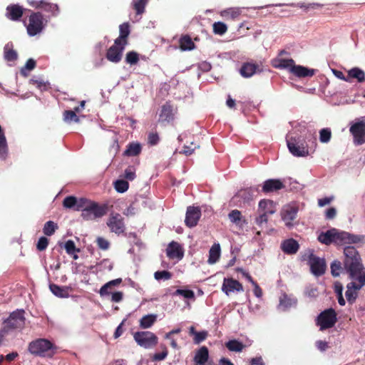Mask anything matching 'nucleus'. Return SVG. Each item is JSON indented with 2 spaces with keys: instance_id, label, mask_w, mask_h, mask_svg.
<instances>
[{
  "instance_id": "de8ad7c7",
  "label": "nucleus",
  "mask_w": 365,
  "mask_h": 365,
  "mask_svg": "<svg viewBox=\"0 0 365 365\" xmlns=\"http://www.w3.org/2000/svg\"><path fill=\"white\" fill-rule=\"evenodd\" d=\"M213 32L215 34L223 35L227 31V25L221 21L215 22L212 25Z\"/></svg>"
},
{
  "instance_id": "09e8293b",
  "label": "nucleus",
  "mask_w": 365,
  "mask_h": 365,
  "mask_svg": "<svg viewBox=\"0 0 365 365\" xmlns=\"http://www.w3.org/2000/svg\"><path fill=\"white\" fill-rule=\"evenodd\" d=\"M125 180L132 181L136 178L135 169L133 166H128L124 171L123 175H121Z\"/></svg>"
},
{
  "instance_id": "774afa93",
  "label": "nucleus",
  "mask_w": 365,
  "mask_h": 365,
  "mask_svg": "<svg viewBox=\"0 0 365 365\" xmlns=\"http://www.w3.org/2000/svg\"><path fill=\"white\" fill-rule=\"evenodd\" d=\"M207 336V332L206 331H202L200 332H197L195 336H194L193 341L195 344H200V342L205 340Z\"/></svg>"
},
{
  "instance_id": "680f3d73",
  "label": "nucleus",
  "mask_w": 365,
  "mask_h": 365,
  "mask_svg": "<svg viewBox=\"0 0 365 365\" xmlns=\"http://www.w3.org/2000/svg\"><path fill=\"white\" fill-rule=\"evenodd\" d=\"M294 66V61L292 58L289 59H279V65L277 67L282 68H289L291 69L292 66Z\"/></svg>"
},
{
  "instance_id": "4d7b16f0",
  "label": "nucleus",
  "mask_w": 365,
  "mask_h": 365,
  "mask_svg": "<svg viewBox=\"0 0 365 365\" xmlns=\"http://www.w3.org/2000/svg\"><path fill=\"white\" fill-rule=\"evenodd\" d=\"M272 207L273 202L269 200H262L259 202V210H261L262 212L269 209H273Z\"/></svg>"
},
{
  "instance_id": "a878e982",
  "label": "nucleus",
  "mask_w": 365,
  "mask_h": 365,
  "mask_svg": "<svg viewBox=\"0 0 365 365\" xmlns=\"http://www.w3.org/2000/svg\"><path fill=\"white\" fill-rule=\"evenodd\" d=\"M120 36L115 40L116 45H126L128 43V37L130 34V26L128 23H123L119 26Z\"/></svg>"
},
{
  "instance_id": "f704fd0d",
  "label": "nucleus",
  "mask_w": 365,
  "mask_h": 365,
  "mask_svg": "<svg viewBox=\"0 0 365 365\" xmlns=\"http://www.w3.org/2000/svg\"><path fill=\"white\" fill-rule=\"evenodd\" d=\"M8 153V145L4 130L0 125V158L5 159Z\"/></svg>"
},
{
  "instance_id": "2eb2a0df",
  "label": "nucleus",
  "mask_w": 365,
  "mask_h": 365,
  "mask_svg": "<svg viewBox=\"0 0 365 365\" xmlns=\"http://www.w3.org/2000/svg\"><path fill=\"white\" fill-rule=\"evenodd\" d=\"M29 3L31 6L36 9H43V11L47 12H51L53 16L57 15L59 12V8L57 4L48 2L45 0H31L29 1Z\"/></svg>"
},
{
  "instance_id": "79ce46f5",
  "label": "nucleus",
  "mask_w": 365,
  "mask_h": 365,
  "mask_svg": "<svg viewBox=\"0 0 365 365\" xmlns=\"http://www.w3.org/2000/svg\"><path fill=\"white\" fill-rule=\"evenodd\" d=\"M61 247H64L68 255H73L75 252H79L80 250L76 247L74 242L71 240H68L63 245L62 242L59 243Z\"/></svg>"
},
{
  "instance_id": "a19ab883",
  "label": "nucleus",
  "mask_w": 365,
  "mask_h": 365,
  "mask_svg": "<svg viewBox=\"0 0 365 365\" xmlns=\"http://www.w3.org/2000/svg\"><path fill=\"white\" fill-rule=\"evenodd\" d=\"M76 113H77L73 110H66L63 113V120L67 123H71L72 122L79 123L80 119Z\"/></svg>"
},
{
  "instance_id": "0e129e2a",
  "label": "nucleus",
  "mask_w": 365,
  "mask_h": 365,
  "mask_svg": "<svg viewBox=\"0 0 365 365\" xmlns=\"http://www.w3.org/2000/svg\"><path fill=\"white\" fill-rule=\"evenodd\" d=\"M341 269V264L339 261H334L331 264V272L334 277L339 275V271Z\"/></svg>"
},
{
  "instance_id": "e433bc0d",
  "label": "nucleus",
  "mask_w": 365,
  "mask_h": 365,
  "mask_svg": "<svg viewBox=\"0 0 365 365\" xmlns=\"http://www.w3.org/2000/svg\"><path fill=\"white\" fill-rule=\"evenodd\" d=\"M141 150L140 144L132 143L128 144L123 154L126 156H137L140 153Z\"/></svg>"
},
{
  "instance_id": "f3484780",
  "label": "nucleus",
  "mask_w": 365,
  "mask_h": 365,
  "mask_svg": "<svg viewBox=\"0 0 365 365\" xmlns=\"http://www.w3.org/2000/svg\"><path fill=\"white\" fill-rule=\"evenodd\" d=\"M125 48V45L113 44L111 46L106 53V58L108 61L113 63H118L122 58V53Z\"/></svg>"
},
{
  "instance_id": "aec40b11",
  "label": "nucleus",
  "mask_w": 365,
  "mask_h": 365,
  "mask_svg": "<svg viewBox=\"0 0 365 365\" xmlns=\"http://www.w3.org/2000/svg\"><path fill=\"white\" fill-rule=\"evenodd\" d=\"M24 9L18 4H10L6 7V16L11 21H19L23 16Z\"/></svg>"
},
{
  "instance_id": "ea45409f",
  "label": "nucleus",
  "mask_w": 365,
  "mask_h": 365,
  "mask_svg": "<svg viewBox=\"0 0 365 365\" xmlns=\"http://www.w3.org/2000/svg\"><path fill=\"white\" fill-rule=\"evenodd\" d=\"M226 347L228 349V350L231 351H235V352H240L243 350V349L246 346V345L243 344L242 342L236 340L232 339L228 341L225 344Z\"/></svg>"
},
{
  "instance_id": "473e14b6",
  "label": "nucleus",
  "mask_w": 365,
  "mask_h": 365,
  "mask_svg": "<svg viewBox=\"0 0 365 365\" xmlns=\"http://www.w3.org/2000/svg\"><path fill=\"white\" fill-rule=\"evenodd\" d=\"M149 0H133L131 2V6L135 11L136 15H142L145 10V6L148 4Z\"/></svg>"
},
{
  "instance_id": "1a4fd4ad",
  "label": "nucleus",
  "mask_w": 365,
  "mask_h": 365,
  "mask_svg": "<svg viewBox=\"0 0 365 365\" xmlns=\"http://www.w3.org/2000/svg\"><path fill=\"white\" fill-rule=\"evenodd\" d=\"M287 143L289 152L294 156L304 157L309 154L308 148L299 137H287Z\"/></svg>"
},
{
  "instance_id": "8fccbe9b",
  "label": "nucleus",
  "mask_w": 365,
  "mask_h": 365,
  "mask_svg": "<svg viewBox=\"0 0 365 365\" xmlns=\"http://www.w3.org/2000/svg\"><path fill=\"white\" fill-rule=\"evenodd\" d=\"M331 137V131L329 128H322L319 131V140L323 143H327L330 141Z\"/></svg>"
},
{
  "instance_id": "4468645a",
  "label": "nucleus",
  "mask_w": 365,
  "mask_h": 365,
  "mask_svg": "<svg viewBox=\"0 0 365 365\" xmlns=\"http://www.w3.org/2000/svg\"><path fill=\"white\" fill-rule=\"evenodd\" d=\"M312 272L316 276L322 275L326 270V264L324 259L314 255H310L309 259Z\"/></svg>"
},
{
  "instance_id": "bb28decb",
  "label": "nucleus",
  "mask_w": 365,
  "mask_h": 365,
  "mask_svg": "<svg viewBox=\"0 0 365 365\" xmlns=\"http://www.w3.org/2000/svg\"><path fill=\"white\" fill-rule=\"evenodd\" d=\"M209 358L208 349L206 346L200 347L194 357L195 365H205Z\"/></svg>"
},
{
  "instance_id": "3c124183",
  "label": "nucleus",
  "mask_w": 365,
  "mask_h": 365,
  "mask_svg": "<svg viewBox=\"0 0 365 365\" xmlns=\"http://www.w3.org/2000/svg\"><path fill=\"white\" fill-rule=\"evenodd\" d=\"M139 61V55L135 51H129L126 53L125 61L131 65L136 64Z\"/></svg>"
},
{
  "instance_id": "6e6552de",
  "label": "nucleus",
  "mask_w": 365,
  "mask_h": 365,
  "mask_svg": "<svg viewBox=\"0 0 365 365\" xmlns=\"http://www.w3.org/2000/svg\"><path fill=\"white\" fill-rule=\"evenodd\" d=\"M136 343L145 348L154 347L158 344V337L155 334L148 331H137L133 334Z\"/></svg>"
},
{
  "instance_id": "4be33fe9",
  "label": "nucleus",
  "mask_w": 365,
  "mask_h": 365,
  "mask_svg": "<svg viewBox=\"0 0 365 365\" xmlns=\"http://www.w3.org/2000/svg\"><path fill=\"white\" fill-rule=\"evenodd\" d=\"M174 119V110L170 102H166L161 107L159 120L162 122H170Z\"/></svg>"
},
{
  "instance_id": "c756f323",
  "label": "nucleus",
  "mask_w": 365,
  "mask_h": 365,
  "mask_svg": "<svg viewBox=\"0 0 365 365\" xmlns=\"http://www.w3.org/2000/svg\"><path fill=\"white\" fill-rule=\"evenodd\" d=\"M13 47V43L11 42H9L4 48V58L7 61H14L18 58L17 52L14 50Z\"/></svg>"
},
{
  "instance_id": "13d9d810",
  "label": "nucleus",
  "mask_w": 365,
  "mask_h": 365,
  "mask_svg": "<svg viewBox=\"0 0 365 365\" xmlns=\"http://www.w3.org/2000/svg\"><path fill=\"white\" fill-rule=\"evenodd\" d=\"M92 201H90L86 198H80L77 199V204L75 207V210H81L83 212V209H86V207Z\"/></svg>"
},
{
  "instance_id": "39448f33",
  "label": "nucleus",
  "mask_w": 365,
  "mask_h": 365,
  "mask_svg": "<svg viewBox=\"0 0 365 365\" xmlns=\"http://www.w3.org/2000/svg\"><path fill=\"white\" fill-rule=\"evenodd\" d=\"M108 211L106 204L99 205L92 201L86 209L83 210L82 217L86 220H94L106 215Z\"/></svg>"
},
{
  "instance_id": "72a5a7b5",
  "label": "nucleus",
  "mask_w": 365,
  "mask_h": 365,
  "mask_svg": "<svg viewBox=\"0 0 365 365\" xmlns=\"http://www.w3.org/2000/svg\"><path fill=\"white\" fill-rule=\"evenodd\" d=\"M241 14V11L238 8H230L221 12V16L226 19L236 20Z\"/></svg>"
},
{
  "instance_id": "9b49d317",
  "label": "nucleus",
  "mask_w": 365,
  "mask_h": 365,
  "mask_svg": "<svg viewBox=\"0 0 365 365\" xmlns=\"http://www.w3.org/2000/svg\"><path fill=\"white\" fill-rule=\"evenodd\" d=\"M106 224L110 231L118 235L125 232V226L124 223V218L119 213L111 214L108 217Z\"/></svg>"
},
{
  "instance_id": "7c9ffc66",
  "label": "nucleus",
  "mask_w": 365,
  "mask_h": 365,
  "mask_svg": "<svg viewBox=\"0 0 365 365\" xmlns=\"http://www.w3.org/2000/svg\"><path fill=\"white\" fill-rule=\"evenodd\" d=\"M220 257V246L219 244H214L209 251L207 262L210 264L216 263Z\"/></svg>"
},
{
  "instance_id": "5fc2aeb1",
  "label": "nucleus",
  "mask_w": 365,
  "mask_h": 365,
  "mask_svg": "<svg viewBox=\"0 0 365 365\" xmlns=\"http://www.w3.org/2000/svg\"><path fill=\"white\" fill-rule=\"evenodd\" d=\"M175 295H181L185 299H194L195 294L192 290L190 289H178L175 292Z\"/></svg>"
},
{
  "instance_id": "5701e85b",
  "label": "nucleus",
  "mask_w": 365,
  "mask_h": 365,
  "mask_svg": "<svg viewBox=\"0 0 365 365\" xmlns=\"http://www.w3.org/2000/svg\"><path fill=\"white\" fill-rule=\"evenodd\" d=\"M282 250L287 255L296 254L299 249V245L297 240L291 238L284 240L281 244Z\"/></svg>"
},
{
  "instance_id": "dca6fc26",
  "label": "nucleus",
  "mask_w": 365,
  "mask_h": 365,
  "mask_svg": "<svg viewBox=\"0 0 365 365\" xmlns=\"http://www.w3.org/2000/svg\"><path fill=\"white\" fill-rule=\"evenodd\" d=\"M298 209L294 206L287 205L281 212L282 220L288 227H292V221L297 217Z\"/></svg>"
},
{
  "instance_id": "423d86ee",
  "label": "nucleus",
  "mask_w": 365,
  "mask_h": 365,
  "mask_svg": "<svg viewBox=\"0 0 365 365\" xmlns=\"http://www.w3.org/2000/svg\"><path fill=\"white\" fill-rule=\"evenodd\" d=\"M337 322L336 313L332 308L322 312L316 319V324L319 329L324 331L333 327Z\"/></svg>"
},
{
  "instance_id": "58836bf2",
  "label": "nucleus",
  "mask_w": 365,
  "mask_h": 365,
  "mask_svg": "<svg viewBox=\"0 0 365 365\" xmlns=\"http://www.w3.org/2000/svg\"><path fill=\"white\" fill-rule=\"evenodd\" d=\"M348 78H356L359 82L365 81V73L359 68H353L348 72Z\"/></svg>"
},
{
  "instance_id": "f03ea898",
  "label": "nucleus",
  "mask_w": 365,
  "mask_h": 365,
  "mask_svg": "<svg viewBox=\"0 0 365 365\" xmlns=\"http://www.w3.org/2000/svg\"><path fill=\"white\" fill-rule=\"evenodd\" d=\"M28 351L33 356L51 359L57 353V346L47 339L39 338L29 344Z\"/></svg>"
},
{
  "instance_id": "37998d69",
  "label": "nucleus",
  "mask_w": 365,
  "mask_h": 365,
  "mask_svg": "<svg viewBox=\"0 0 365 365\" xmlns=\"http://www.w3.org/2000/svg\"><path fill=\"white\" fill-rule=\"evenodd\" d=\"M228 217L232 223H234L237 225H242V216L241 212L239 211L238 210H232L229 213Z\"/></svg>"
},
{
  "instance_id": "412c9836",
  "label": "nucleus",
  "mask_w": 365,
  "mask_h": 365,
  "mask_svg": "<svg viewBox=\"0 0 365 365\" xmlns=\"http://www.w3.org/2000/svg\"><path fill=\"white\" fill-rule=\"evenodd\" d=\"M284 187L283 182L278 179H269L264 182L262 192L264 193L278 191Z\"/></svg>"
},
{
  "instance_id": "6e6d98bb",
  "label": "nucleus",
  "mask_w": 365,
  "mask_h": 365,
  "mask_svg": "<svg viewBox=\"0 0 365 365\" xmlns=\"http://www.w3.org/2000/svg\"><path fill=\"white\" fill-rule=\"evenodd\" d=\"M154 277H155V279L157 280H160V279L168 280L172 277V274L170 272L166 271V270L158 271V272H155Z\"/></svg>"
},
{
  "instance_id": "864d4df0",
  "label": "nucleus",
  "mask_w": 365,
  "mask_h": 365,
  "mask_svg": "<svg viewBox=\"0 0 365 365\" xmlns=\"http://www.w3.org/2000/svg\"><path fill=\"white\" fill-rule=\"evenodd\" d=\"M77 198L74 196H68L63 201V205L66 208H73L75 210Z\"/></svg>"
},
{
  "instance_id": "bf43d9fd",
  "label": "nucleus",
  "mask_w": 365,
  "mask_h": 365,
  "mask_svg": "<svg viewBox=\"0 0 365 365\" xmlns=\"http://www.w3.org/2000/svg\"><path fill=\"white\" fill-rule=\"evenodd\" d=\"M190 145V146L186 145H184L182 151H180V153L184 154L186 156H189L193 153L196 148H199V146L195 145L193 142H191Z\"/></svg>"
},
{
  "instance_id": "a18cd8bd",
  "label": "nucleus",
  "mask_w": 365,
  "mask_h": 365,
  "mask_svg": "<svg viewBox=\"0 0 365 365\" xmlns=\"http://www.w3.org/2000/svg\"><path fill=\"white\" fill-rule=\"evenodd\" d=\"M58 229V225L53 221H48L44 224L43 232L47 236L52 235Z\"/></svg>"
},
{
  "instance_id": "2f4dec72",
  "label": "nucleus",
  "mask_w": 365,
  "mask_h": 365,
  "mask_svg": "<svg viewBox=\"0 0 365 365\" xmlns=\"http://www.w3.org/2000/svg\"><path fill=\"white\" fill-rule=\"evenodd\" d=\"M180 48L182 51H191L195 48V43L188 35L182 36L179 40Z\"/></svg>"
},
{
  "instance_id": "393cba45",
  "label": "nucleus",
  "mask_w": 365,
  "mask_h": 365,
  "mask_svg": "<svg viewBox=\"0 0 365 365\" xmlns=\"http://www.w3.org/2000/svg\"><path fill=\"white\" fill-rule=\"evenodd\" d=\"M291 73L299 78L312 77L315 74V70L307 67L294 65L290 69Z\"/></svg>"
},
{
  "instance_id": "69168bd1",
  "label": "nucleus",
  "mask_w": 365,
  "mask_h": 365,
  "mask_svg": "<svg viewBox=\"0 0 365 365\" xmlns=\"http://www.w3.org/2000/svg\"><path fill=\"white\" fill-rule=\"evenodd\" d=\"M168 351L166 347H165L162 352L154 354L152 356V360L154 361H159L164 360L166 358V356H168Z\"/></svg>"
},
{
  "instance_id": "e2e57ef3",
  "label": "nucleus",
  "mask_w": 365,
  "mask_h": 365,
  "mask_svg": "<svg viewBox=\"0 0 365 365\" xmlns=\"http://www.w3.org/2000/svg\"><path fill=\"white\" fill-rule=\"evenodd\" d=\"M48 245V240L46 237H41L36 244V249L38 251L45 250Z\"/></svg>"
},
{
  "instance_id": "9d476101",
  "label": "nucleus",
  "mask_w": 365,
  "mask_h": 365,
  "mask_svg": "<svg viewBox=\"0 0 365 365\" xmlns=\"http://www.w3.org/2000/svg\"><path fill=\"white\" fill-rule=\"evenodd\" d=\"M29 23L26 27L29 36H35L40 33L44 26L43 17L40 12H34L29 16Z\"/></svg>"
},
{
  "instance_id": "f257e3e1",
  "label": "nucleus",
  "mask_w": 365,
  "mask_h": 365,
  "mask_svg": "<svg viewBox=\"0 0 365 365\" xmlns=\"http://www.w3.org/2000/svg\"><path fill=\"white\" fill-rule=\"evenodd\" d=\"M344 267L350 277H358L365 275V268L363 266L361 256L354 246H346L344 248Z\"/></svg>"
},
{
  "instance_id": "7ed1b4c3",
  "label": "nucleus",
  "mask_w": 365,
  "mask_h": 365,
  "mask_svg": "<svg viewBox=\"0 0 365 365\" xmlns=\"http://www.w3.org/2000/svg\"><path fill=\"white\" fill-rule=\"evenodd\" d=\"M24 311L23 309L13 312L9 317L4 321L1 331L4 335L10 331L22 329L25 325Z\"/></svg>"
},
{
  "instance_id": "603ef678",
  "label": "nucleus",
  "mask_w": 365,
  "mask_h": 365,
  "mask_svg": "<svg viewBox=\"0 0 365 365\" xmlns=\"http://www.w3.org/2000/svg\"><path fill=\"white\" fill-rule=\"evenodd\" d=\"M36 65V61L33 58H29L27 60L24 67L21 69V74L24 76H27L28 73H26V70L31 71L34 69Z\"/></svg>"
},
{
  "instance_id": "20e7f679",
  "label": "nucleus",
  "mask_w": 365,
  "mask_h": 365,
  "mask_svg": "<svg viewBox=\"0 0 365 365\" xmlns=\"http://www.w3.org/2000/svg\"><path fill=\"white\" fill-rule=\"evenodd\" d=\"M335 245H360L365 244L364 235H354L345 231H339L336 229L335 232Z\"/></svg>"
},
{
  "instance_id": "f8f14e48",
  "label": "nucleus",
  "mask_w": 365,
  "mask_h": 365,
  "mask_svg": "<svg viewBox=\"0 0 365 365\" xmlns=\"http://www.w3.org/2000/svg\"><path fill=\"white\" fill-rule=\"evenodd\" d=\"M349 131L354 137V142L356 145H362L365 143V121H359L349 128Z\"/></svg>"
},
{
  "instance_id": "6ab92c4d",
  "label": "nucleus",
  "mask_w": 365,
  "mask_h": 365,
  "mask_svg": "<svg viewBox=\"0 0 365 365\" xmlns=\"http://www.w3.org/2000/svg\"><path fill=\"white\" fill-rule=\"evenodd\" d=\"M166 254L170 259H178L180 260L184 256V251L178 242L172 241L166 249Z\"/></svg>"
},
{
  "instance_id": "a211bd4d",
  "label": "nucleus",
  "mask_w": 365,
  "mask_h": 365,
  "mask_svg": "<svg viewBox=\"0 0 365 365\" xmlns=\"http://www.w3.org/2000/svg\"><path fill=\"white\" fill-rule=\"evenodd\" d=\"M222 291L227 295H229L230 292L233 291L242 292V284L236 279L232 278H225L222 286Z\"/></svg>"
},
{
  "instance_id": "49530a36",
  "label": "nucleus",
  "mask_w": 365,
  "mask_h": 365,
  "mask_svg": "<svg viewBox=\"0 0 365 365\" xmlns=\"http://www.w3.org/2000/svg\"><path fill=\"white\" fill-rule=\"evenodd\" d=\"M114 187L118 192L123 193L128 190L129 184L124 179L117 180L114 182Z\"/></svg>"
},
{
  "instance_id": "4c0bfd02",
  "label": "nucleus",
  "mask_w": 365,
  "mask_h": 365,
  "mask_svg": "<svg viewBox=\"0 0 365 365\" xmlns=\"http://www.w3.org/2000/svg\"><path fill=\"white\" fill-rule=\"evenodd\" d=\"M156 315L148 314L143 316L140 320V327L142 329L150 328L156 321Z\"/></svg>"
},
{
  "instance_id": "ddd939ff",
  "label": "nucleus",
  "mask_w": 365,
  "mask_h": 365,
  "mask_svg": "<svg viewBox=\"0 0 365 365\" xmlns=\"http://www.w3.org/2000/svg\"><path fill=\"white\" fill-rule=\"evenodd\" d=\"M201 217V210L198 207L189 206L187 208L185 223L188 227L197 225Z\"/></svg>"
},
{
  "instance_id": "c03bdc74",
  "label": "nucleus",
  "mask_w": 365,
  "mask_h": 365,
  "mask_svg": "<svg viewBox=\"0 0 365 365\" xmlns=\"http://www.w3.org/2000/svg\"><path fill=\"white\" fill-rule=\"evenodd\" d=\"M275 210L273 209H269L267 211L261 213L258 217L255 219V222L259 226H262L263 223H267L268 221V215H272L274 213Z\"/></svg>"
},
{
  "instance_id": "b1692460",
  "label": "nucleus",
  "mask_w": 365,
  "mask_h": 365,
  "mask_svg": "<svg viewBox=\"0 0 365 365\" xmlns=\"http://www.w3.org/2000/svg\"><path fill=\"white\" fill-rule=\"evenodd\" d=\"M49 289L55 296L61 298H68L70 292L73 291L69 286H59L56 284H51Z\"/></svg>"
},
{
  "instance_id": "cd10ccee",
  "label": "nucleus",
  "mask_w": 365,
  "mask_h": 365,
  "mask_svg": "<svg viewBox=\"0 0 365 365\" xmlns=\"http://www.w3.org/2000/svg\"><path fill=\"white\" fill-rule=\"evenodd\" d=\"M335 228L329 230L325 232H322L318 237V240L326 245H331V243L335 244Z\"/></svg>"
},
{
  "instance_id": "052dcab7",
  "label": "nucleus",
  "mask_w": 365,
  "mask_h": 365,
  "mask_svg": "<svg viewBox=\"0 0 365 365\" xmlns=\"http://www.w3.org/2000/svg\"><path fill=\"white\" fill-rule=\"evenodd\" d=\"M160 140L159 135L157 132H150L148 135V143L150 145H155Z\"/></svg>"
},
{
  "instance_id": "c9c22d12",
  "label": "nucleus",
  "mask_w": 365,
  "mask_h": 365,
  "mask_svg": "<svg viewBox=\"0 0 365 365\" xmlns=\"http://www.w3.org/2000/svg\"><path fill=\"white\" fill-rule=\"evenodd\" d=\"M122 282L121 278H118L113 280H111L107 283H106L103 286L101 287L99 291V294L101 296L108 295L110 294L108 291L109 289H111L113 287L118 286Z\"/></svg>"
},
{
  "instance_id": "338daca9",
  "label": "nucleus",
  "mask_w": 365,
  "mask_h": 365,
  "mask_svg": "<svg viewBox=\"0 0 365 365\" xmlns=\"http://www.w3.org/2000/svg\"><path fill=\"white\" fill-rule=\"evenodd\" d=\"M292 299H290L287 294H283L280 297L279 304L284 308L290 307L292 305Z\"/></svg>"
},
{
  "instance_id": "c85d7f7f",
  "label": "nucleus",
  "mask_w": 365,
  "mask_h": 365,
  "mask_svg": "<svg viewBox=\"0 0 365 365\" xmlns=\"http://www.w3.org/2000/svg\"><path fill=\"white\" fill-rule=\"evenodd\" d=\"M258 65L251 63H245L240 68V74L245 78H250L257 73Z\"/></svg>"
},
{
  "instance_id": "0eeeda50",
  "label": "nucleus",
  "mask_w": 365,
  "mask_h": 365,
  "mask_svg": "<svg viewBox=\"0 0 365 365\" xmlns=\"http://www.w3.org/2000/svg\"><path fill=\"white\" fill-rule=\"evenodd\" d=\"M354 282H349L346 286L345 296L347 301L352 304L357 298V291L365 285V275H360L358 277H351Z\"/></svg>"
}]
</instances>
